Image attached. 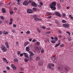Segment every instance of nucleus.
<instances>
[{
  "label": "nucleus",
  "instance_id": "c85d7f7f",
  "mask_svg": "<svg viewBox=\"0 0 73 73\" xmlns=\"http://www.w3.org/2000/svg\"><path fill=\"white\" fill-rule=\"evenodd\" d=\"M51 42H52V44H55L56 43V41L55 40H51Z\"/></svg>",
  "mask_w": 73,
  "mask_h": 73
},
{
  "label": "nucleus",
  "instance_id": "4c0bfd02",
  "mask_svg": "<svg viewBox=\"0 0 73 73\" xmlns=\"http://www.w3.org/2000/svg\"><path fill=\"white\" fill-rule=\"evenodd\" d=\"M36 44L37 45H40V42H36Z\"/></svg>",
  "mask_w": 73,
  "mask_h": 73
},
{
  "label": "nucleus",
  "instance_id": "13d9d810",
  "mask_svg": "<svg viewBox=\"0 0 73 73\" xmlns=\"http://www.w3.org/2000/svg\"><path fill=\"white\" fill-rule=\"evenodd\" d=\"M58 8H61V5H59V6H58Z\"/></svg>",
  "mask_w": 73,
  "mask_h": 73
},
{
  "label": "nucleus",
  "instance_id": "e2e57ef3",
  "mask_svg": "<svg viewBox=\"0 0 73 73\" xmlns=\"http://www.w3.org/2000/svg\"><path fill=\"white\" fill-rule=\"evenodd\" d=\"M60 2H63L64 1V0H60Z\"/></svg>",
  "mask_w": 73,
  "mask_h": 73
},
{
  "label": "nucleus",
  "instance_id": "4be33fe9",
  "mask_svg": "<svg viewBox=\"0 0 73 73\" xmlns=\"http://www.w3.org/2000/svg\"><path fill=\"white\" fill-rule=\"evenodd\" d=\"M29 53L30 54V55H33L34 54L33 52H32L31 51H29Z\"/></svg>",
  "mask_w": 73,
  "mask_h": 73
},
{
  "label": "nucleus",
  "instance_id": "4d7b16f0",
  "mask_svg": "<svg viewBox=\"0 0 73 73\" xmlns=\"http://www.w3.org/2000/svg\"><path fill=\"white\" fill-rule=\"evenodd\" d=\"M14 9L15 11H17V9L16 8H15Z\"/></svg>",
  "mask_w": 73,
  "mask_h": 73
},
{
  "label": "nucleus",
  "instance_id": "423d86ee",
  "mask_svg": "<svg viewBox=\"0 0 73 73\" xmlns=\"http://www.w3.org/2000/svg\"><path fill=\"white\" fill-rule=\"evenodd\" d=\"M27 13H32L33 12L32 10L31 9H28L27 10Z\"/></svg>",
  "mask_w": 73,
  "mask_h": 73
},
{
  "label": "nucleus",
  "instance_id": "0e129e2a",
  "mask_svg": "<svg viewBox=\"0 0 73 73\" xmlns=\"http://www.w3.org/2000/svg\"><path fill=\"white\" fill-rule=\"evenodd\" d=\"M2 33H3L2 31H0V35H2Z\"/></svg>",
  "mask_w": 73,
  "mask_h": 73
},
{
  "label": "nucleus",
  "instance_id": "9b49d317",
  "mask_svg": "<svg viewBox=\"0 0 73 73\" xmlns=\"http://www.w3.org/2000/svg\"><path fill=\"white\" fill-rule=\"evenodd\" d=\"M42 64H43V62L41 61H40L38 62V64L40 66H41V65H42Z\"/></svg>",
  "mask_w": 73,
  "mask_h": 73
},
{
  "label": "nucleus",
  "instance_id": "49530a36",
  "mask_svg": "<svg viewBox=\"0 0 73 73\" xmlns=\"http://www.w3.org/2000/svg\"><path fill=\"white\" fill-rule=\"evenodd\" d=\"M4 23H8V21H4Z\"/></svg>",
  "mask_w": 73,
  "mask_h": 73
},
{
  "label": "nucleus",
  "instance_id": "6e6d98bb",
  "mask_svg": "<svg viewBox=\"0 0 73 73\" xmlns=\"http://www.w3.org/2000/svg\"><path fill=\"white\" fill-rule=\"evenodd\" d=\"M42 29H45V27H44V26H43L42 27Z\"/></svg>",
  "mask_w": 73,
  "mask_h": 73
},
{
  "label": "nucleus",
  "instance_id": "bf43d9fd",
  "mask_svg": "<svg viewBox=\"0 0 73 73\" xmlns=\"http://www.w3.org/2000/svg\"><path fill=\"white\" fill-rule=\"evenodd\" d=\"M12 4V2H9V4H8V5H10V4Z\"/></svg>",
  "mask_w": 73,
  "mask_h": 73
},
{
  "label": "nucleus",
  "instance_id": "6e6552de",
  "mask_svg": "<svg viewBox=\"0 0 73 73\" xmlns=\"http://www.w3.org/2000/svg\"><path fill=\"white\" fill-rule=\"evenodd\" d=\"M28 2H27V1H24L23 3V5H25L26 6H27V5H28Z\"/></svg>",
  "mask_w": 73,
  "mask_h": 73
},
{
  "label": "nucleus",
  "instance_id": "bb28decb",
  "mask_svg": "<svg viewBox=\"0 0 73 73\" xmlns=\"http://www.w3.org/2000/svg\"><path fill=\"white\" fill-rule=\"evenodd\" d=\"M57 69L59 70H61L62 69V68L60 66H58L57 67Z\"/></svg>",
  "mask_w": 73,
  "mask_h": 73
},
{
  "label": "nucleus",
  "instance_id": "ddd939ff",
  "mask_svg": "<svg viewBox=\"0 0 73 73\" xmlns=\"http://www.w3.org/2000/svg\"><path fill=\"white\" fill-rule=\"evenodd\" d=\"M29 48H30L28 46L27 47H26V51H27V52H29V51L30 50Z\"/></svg>",
  "mask_w": 73,
  "mask_h": 73
},
{
  "label": "nucleus",
  "instance_id": "7ed1b4c3",
  "mask_svg": "<svg viewBox=\"0 0 73 73\" xmlns=\"http://www.w3.org/2000/svg\"><path fill=\"white\" fill-rule=\"evenodd\" d=\"M1 48L2 50H3V52H5L6 51H7V49H6V48L4 46H1Z\"/></svg>",
  "mask_w": 73,
  "mask_h": 73
},
{
  "label": "nucleus",
  "instance_id": "ea45409f",
  "mask_svg": "<svg viewBox=\"0 0 73 73\" xmlns=\"http://www.w3.org/2000/svg\"><path fill=\"white\" fill-rule=\"evenodd\" d=\"M20 69L21 70H22V71H23V70H24V68H20Z\"/></svg>",
  "mask_w": 73,
  "mask_h": 73
},
{
  "label": "nucleus",
  "instance_id": "4468645a",
  "mask_svg": "<svg viewBox=\"0 0 73 73\" xmlns=\"http://www.w3.org/2000/svg\"><path fill=\"white\" fill-rule=\"evenodd\" d=\"M3 34H4V35H8V32L3 31Z\"/></svg>",
  "mask_w": 73,
  "mask_h": 73
},
{
  "label": "nucleus",
  "instance_id": "f3484780",
  "mask_svg": "<svg viewBox=\"0 0 73 73\" xmlns=\"http://www.w3.org/2000/svg\"><path fill=\"white\" fill-rule=\"evenodd\" d=\"M56 57L54 56H53L51 58V59L52 61H55L56 60Z\"/></svg>",
  "mask_w": 73,
  "mask_h": 73
},
{
  "label": "nucleus",
  "instance_id": "f257e3e1",
  "mask_svg": "<svg viewBox=\"0 0 73 73\" xmlns=\"http://www.w3.org/2000/svg\"><path fill=\"white\" fill-rule=\"evenodd\" d=\"M56 2L54 1L51 4L50 6V7L51 8L52 10L54 11V10H56Z\"/></svg>",
  "mask_w": 73,
  "mask_h": 73
},
{
  "label": "nucleus",
  "instance_id": "7c9ffc66",
  "mask_svg": "<svg viewBox=\"0 0 73 73\" xmlns=\"http://www.w3.org/2000/svg\"><path fill=\"white\" fill-rule=\"evenodd\" d=\"M27 35H28V34H29L30 33V32L29 31H27V32H26Z\"/></svg>",
  "mask_w": 73,
  "mask_h": 73
},
{
  "label": "nucleus",
  "instance_id": "603ef678",
  "mask_svg": "<svg viewBox=\"0 0 73 73\" xmlns=\"http://www.w3.org/2000/svg\"><path fill=\"white\" fill-rule=\"evenodd\" d=\"M23 54L24 55H27V54L25 53V52H24L23 53Z\"/></svg>",
  "mask_w": 73,
  "mask_h": 73
},
{
  "label": "nucleus",
  "instance_id": "dca6fc26",
  "mask_svg": "<svg viewBox=\"0 0 73 73\" xmlns=\"http://www.w3.org/2000/svg\"><path fill=\"white\" fill-rule=\"evenodd\" d=\"M33 55H30V56H29V60L30 61H32V56Z\"/></svg>",
  "mask_w": 73,
  "mask_h": 73
},
{
  "label": "nucleus",
  "instance_id": "f704fd0d",
  "mask_svg": "<svg viewBox=\"0 0 73 73\" xmlns=\"http://www.w3.org/2000/svg\"><path fill=\"white\" fill-rule=\"evenodd\" d=\"M0 17L1 19H2V20H4V17H3V16H1Z\"/></svg>",
  "mask_w": 73,
  "mask_h": 73
},
{
  "label": "nucleus",
  "instance_id": "680f3d73",
  "mask_svg": "<svg viewBox=\"0 0 73 73\" xmlns=\"http://www.w3.org/2000/svg\"><path fill=\"white\" fill-rule=\"evenodd\" d=\"M31 1L29 0V1H28V4H29V3H31Z\"/></svg>",
  "mask_w": 73,
  "mask_h": 73
},
{
  "label": "nucleus",
  "instance_id": "412c9836",
  "mask_svg": "<svg viewBox=\"0 0 73 73\" xmlns=\"http://www.w3.org/2000/svg\"><path fill=\"white\" fill-rule=\"evenodd\" d=\"M17 1V4L19 5H20V2L21 1V0H16Z\"/></svg>",
  "mask_w": 73,
  "mask_h": 73
},
{
  "label": "nucleus",
  "instance_id": "09e8293b",
  "mask_svg": "<svg viewBox=\"0 0 73 73\" xmlns=\"http://www.w3.org/2000/svg\"><path fill=\"white\" fill-rule=\"evenodd\" d=\"M6 68L7 69H8V70H9V69H10V68H9V67L8 66H7Z\"/></svg>",
  "mask_w": 73,
  "mask_h": 73
},
{
  "label": "nucleus",
  "instance_id": "69168bd1",
  "mask_svg": "<svg viewBox=\"0 0 73 73\" xmlns=\"http://www.w3.org/2000/svg\"><path fill=\"white\" fill-rule=\"evenodd\" d=\"M66 9H69V8H70V7H68L66 8Z\"/></svg>",
  "mask_w": 73,
  "mask_h": 73
},
{
  "label": "nucleus",
  "instance_id": "1a4fd4ad",
  "mask_svg": "<svg viewBox=\"0 0 73 73\" xmlns=\"http://www.w3.org/2000/svg\"><path fill=\"white\" fill-rule=\"evenodd\" d=\"M47 67L49 69H51V68H52V63L49 64Z\"/></svg>",
  "mask_w": 73,
  "mask_h": 73
},
{
  "label": "nucleus",
  "instance_id": "79ce46f5",
  "mask_svg": "<svg viewBox=\"0 0 73 73\" xmlns=\"http://www.w3.org/2000/svg\"><path fill=\"white\" fill-rule=\"evenodd\" d=\"M36 39H34L32 40V42H36Z\"/></svg>",
  "mask_w": 73,
  "mask_h": 73
},
{
  "label": "nucleus",
  "instance_id": "5fc2aeb1",
  "mask_svg": "<svg viewBox=\"0 0 73 73\" xmlns=\"http://www.w3.org/2000/svg\"><path fill=\"white\" fill-rule=\"evenodd\" d=\"M58 33H62V32L61 31H58Z\"/></svg>",
  "mask_w": 73,
  "mask_h": 73
},
{
  "label": "nucleus",
  "instance_id": "a19ab883",
  "mask_svg": "<svg viewBox=\"0 0 73 73\" xmlns=\"http://www.w3.org/2000/svg\"><path fill=\"white\" fill-rule=\"evenodd\" d=\"M66 33H68V34L69 35H70V32H69L66 31Z\"/></svg>",
  "mask_w": 73,
  "mask_h": 73
},
{
  "label": "nucleus",
  "instance_id": "2eb2a0df",
  "mask_svg": "<svg viewBox=\"0 0 73 73\" xmlns=\"http://www.w3.org/2000/svg\"><path fill=\"white\" fill-rule=\"evenodd\" d=\"M2 12H3V13H5V12H6L5 9L3 8H2Z\"/></svg>",
  "mask_w": 73,
  "mask_h": 73
},
{
  "label": "nucleus",
  "instance_id": "a878e982",
  "mask_svg": "<svg viewBox=\"0 0 73 73\" xmlns=\"http://www.w3.org/2000/svg\"><path fill=\"white\" fill-rule=\"evenodd\" d=\"M29 42H27L25 43L24 45H25V46H27V45L28 44H29Z\"/></svg>",
  "mask_w": 73,
  "mask_h": 73
},
{
  "label": "nucleus",
  "instance_id": "8fccbe9b",
  "mask_svg": "<svg viewBox=\"0 0 73 73\" xmlns=\"http://www.w3.org/2000/svg\"><path fill=\"white\" fill-rule=\"evenodd\" d=\"M12 24V22H10L9 23V25H11Z\"/></svg>",
  "mask_w": 73,
  "mask_h": 73
},
{
  "label": "nucleus",
  "instance_id": "20e7f679",
  "mask_svg": "<svg viewBox=\"0 0 73 73\" xmlns=\"http://www.w3.org/2000/svg\"><path fill=\"white\" fill-rule=\"evenodd\" d=\"M31 4V6H33V7H36L37 6V5L36 4V3L35 2H32Z\"/></svg>",
  "mask_w": 73,
  "mask_h": 73
},
{
  "label": "nucleus",
  "instance_id": "0eeeda50",
  "mask_svg": "<svg viewBox=\"0 0 73 73\" xmlns=\"http://www.w3.org/2000/svg\"><path fill=\"white\" fill-rule=\"evenodd\" d=\"M55 14L56 16H58V17H61V14L58 12H56L55 13Z\"/></svg>",
  "mask_w": 73,
  "mask_h": 73
},
{
  "label": "nucleus",
  "instance_id": "b1692460",
  "mask_svg": "<svg viewBox=\"0 0 73 73\" xmlns=\"http://www.w3.org/2000/svg\"><path fill=\"white\" fill-rule=\"evenodd\" d=\"M3 62H7V60L6 58H3Z\"/></svg>",
  "mask_w": 73,
  "mask_h": 73
},
{
  "label": "nucleus",
  "instance_id": "72a5a7b5",
  "mask_svg": "<svg viewBox=\"0 0 73 73\" xmlns=\"http://www.w3.org/2000/svg\"><path fill=\"white\" fill-rule=\"evenodd\" d=\"M25 57L26 58H29V56L28 55H25Z\"/></svg>",
  "mask_w": 73,
  "mask_h": 73
},
{
  "label": "nucleus",
  "instance_id": "e433bc0d",
  "mask_svg": "<svg viewBox=\"0 0 73 73\" xmlns=\"http://www.w3.org/2000/svg\"><path fill=\"white\" fill-rule=\"evenodd\" d=\"M33 11H36V10H37V9H36V8H33Z\"/></svg>",
  "mask_w": 73,
  "mask_h": 73
},
{
  "label": "nucleus",
  "instance_id": "5701e85b",
  "mask_svg": "<svg viewBox=\"0 0 73 73\" xmlns=\"http://www.w3.org/2000/svg\"><path fill=\"white\" fill-rule=\"evenodd\" d=\"M29 59H27V58H24V61L26 62H27L29 61Z\"/></svg>",
  "mask_w": 73,
  "mask_h": 73
},
{
  "label": "nucleus",
  "instance_id": "cd10ccee",
  "mask_svg": "<svg viewBox=\"0 0 73 73\" xmlns=\"http://www.w3.org/2000/svg\"><path fill=\"white\" fill-rule=\"evenodd\" d=\"M54 40L55 41H56L58 40V38H57V37H55L54 38Z\"/></svg>",
  "mask_w": 73,
  "mask_h": 73
},
{
  "label": "nucleus",
  "instance_id": "393cba45",
  "mask_svg": "<svg viewBox=\"0 0 73 73\" xmlns=\"http://www.w3.org/2000/svg\"><path fill=\"white\" fill-rule=\"evenodd\" d=\"M62 15L63 17H66V14L64 13H63Z\"/></svg>",
  "mask_w": 73,
  "mask_h": 73
},
{
  "label": "nucleus",
  "instance_id": "c756f323",
  "mask_svg": "<svg viewBox=\"0 0 73 73\" xmlns=\"http://www.w3.org/2000/svg\"><path fill=\"white\" fill-rule=\"evenodd\" d=\"M64 47V44H62L61 45H60V47L61 48V47Z\"/></svg>",
  "mask_w": 73,
  "mask_h": 73
},
{
  "label": "nucleus",
  "instance_id": "774afa93",
  "mask_svg": "<svg viewBox=\"0 0 73 73\" xmlns=\"http://www.w3.org/2000/svg\"><path fill=\"white\" fill-rule=\"evenodd\" d=\"M70 18L71 19V20H73V17H72Z\"/></svg>",
  "mask_w": 73,
  "mask_h": 73
},
{
  "label": "nucleus",
  "instance_id": "a211bd4d",
  "mask_svg": "<svg viewBox=\"0 0 73 73\" xmlns=\"http://www.w3.org/2000/svg\"><path fill=\"white\" fill-rule=\"evenodd\" d=\"M60 44H61V43L60 42L58 44H56L55 45V47H57V46H59V45H60Z\"/></svg>",
  "mask_w": 73,
  "mask_h": 73
},
{
  "label": "nucleus",
  "instance_id": "f03ea898",
  "mask_svg": "<svg viewBox=\"0 0 73 73\" xmlns=\"http://www.w3.org/2000/svg\"><path fill=\"white\" fill-rule=\"evenodd\" d=\"M63 26L65 28H69L70 27V26L68 23H65L63 24Z\"/></svg>",
  "mask_w": 73,
  "mask_h": 73
},
{
  "label": "nucleus",
  "instance_id": "aec40b11",
  "mask_svg": "<svg viewBox=\"0 0 73 73\" xmlns=\"http://www.w3.org/2000/svg\"><path fill=\"white\" fill-rule=\"evenodd\" d=\"M40 57H39V56H37L36 57V61H38V60H40Z\"/></svg>",
  "mask_w": 73,
  "mask_h": 73
},
{
  "label": "nucleus",
  "instance_id": "052dcab7",
  "mask_svg": "<svg viewBox=\"0 0 73 73\" xmlns=\"http://www.w3.org/2000/svg\"><path fill=\"white\" fill-rule=\"evenodd\" d=\"M38 7H39V8H41V7H42V6L40 5H38Z\"/></svg>",
  "mask_w": 73,
  "mask_h": 73
},
{
  "label": "nucleus",
  "instance_id": "c03bdc74",
  "mask_svg": "<svg viewBox=\"0 0 73 73\" xmlns=\"http://www.w3.org/2000/svg\"><path fill=\"white\" fill-rule=\"evenodd\" d=\"M5 45H8V42H5Z\"/></svg>",
  "mask_w": 73,
  "mask_h": 73
},
{
  "label": "nucleus",
  "instance_id": "3c124183",
  "mask_svg": "<svg viewBox=\"0 0 73 73\" xmlns=\"http://www.w3.org/2000/svg\"><path fill=\"white\" fill-rule=\"evenodd\" d=\"M12 32H13V33H15V30L13 29L12 30Z\"/></svg>",
  "mask_w": 73,
  "mask_h": 73
},
{
  "label": "nucleus",
  "instance_id": "37998d69",
  "mask_svg": "<svg viewBox=\"0 0 73 73\" xmlns=\"http://www.w3.org/2000/svg\"><path fill=\"white\" fill-rule=\"evenodd\" d=\"M13 27H14V28H16V25H13Z\"/></svg>",
  "mask_w": 73,
  "mask_h": 73
},
{
  "label": "nucleus",
  "instance_id": "58836bf2",
  "mask_svg": "<svg viewBox=\"0 0 73 73\" xmlns=\"http://www.w3.org/2000/svg\"><path fill=\"white\" fill-rule=\"evenodd\" d=\"M21 53V52L18 51L17 53L19 55V54H20Z\"/></svg>",
  "mask_w": 73,
  "mask_h": 73
},
{
  "label": "nucleus",
  "instance_id": "c9c22d12",
  "mask_svg": "<svg viewBox=\"0 0 73 73\" xmlns=\"http://www.w3.org/2000/svg\"><path fill=\"white\" fill-rule=\"evenodd\" d=\"M10 13L11 14V15H12V14L13 13V12L12 11H10Z\"/></svg>",
  "mask_w": 73,
  "mask_h": 73
},
{
  "label": "nucleus",
  "instance_id": "39448f33",
  "mask_svg": "<svg viewBox=\"0 0 73 73\" xmlns=\"http://www.w3.org/2000/svg\"><path fill=\"white\" fill-rule=\"evenodd\" d=\"M33 17L35 19V21H38V18H37V16L36 15H33Z\"/></svg>",
  "mask_w": 73,
  "mask_h": 73
},
{
  "label": "nucleus",
  "instance_id": "864d4df0",
  "mask_svg": "<svg viewBox=\"0 0 73 73\" xmlns=\"http://www.w3.org/2000/svg\"><path fill=\"white\" fill-rule=\"evenodd\" d=\"M51 66H53V67H54V64H51Z\"/></svg>",
  "mask_w": 73,
  "mask_h": 73
},
{
  "label": "nucleus",
  "instance_id": "a18cd8bd",
  "mask_svg": "<svg viewBox=\"0 0 73 73\" xmlns=\"http://www.w3.org/2000/svg\"><path fill=\"white\" fill-rule=\"evenodd\" d=\"M10 22H12L13 21V19H11L10 20Z\"/></svg>",
  "mask_w": 73,
  "mask_h": 73
},
{
  "label": "nucleus",
  "instance_id": "9d476101",
  "mask_svg": "<svg viewBox=\"0 0 73 73\" xmlns=\"http://www.w3.org/2000/svg\"><path fill=\"white\" fill-rule=\"evenodd\" d=\"M64 72H68L69 71V70L68 69V68L66 67H65L64 68Z\"/></svg>",
  "mask_w": 73,
  "mask_h": 73
},
{
  "label": "nucleus",
  "instance_id": "de8ad7c7",
  "mask_svg": "<svg viewBox=\"0 0 73 73\" xmlns=\"http://www.w3.org/2000/svg\"><path fill=\"white\" fill-rule=\"evenodd\" d=\"M6 46L7 48H9V45H8H8H7Z\"/></svg>",
  "mask_w": 73,
  "mask_h": 73
},
{
  "label": "nucleus",
  "instance_id": "473e14b6",
  "mask_svg": "<svg viewBox=\"0 0 73 73\" xmlns=\"http://www.w3.org/2000/svg\"><path fill=\"white\" fill-rule=\"evenodd\" d=\"M62 23H65L66 22V21L65 20H62Z\"/></svg>",
  "mask_w": 73,
  "mask_h": 73
},
{
  "label": "nucleus",
  "instance_id": "338daca9",
  "mask_svg": "<svg viewBox=\"0 0 73 73\" xmlns=\"http://www.w3.org/2000/svg\"><path fill=\"white\" fill-rule=\"evenodd\" d=\"M68 39L69 41H71V38H68Z\"/></svg>",
  "mask_w": 73,
  "mask_h": 73
},
{
  "label": "nucleus",
  "instance_id": "f8f14e48",
  "mask_svg": "<svg viewBox=\"0 0 73 73\" xmlns=\"http://www.w3.org/2000/svg\"><path fill=\"white\" fill-rule=\"evenodd\" d=\"M11 66L12 68L13 69H14V70H15V69H16V67L14 65V64H11Z\"/></svg>",
  "mask_w": 73,
  "mask_h": 73
},
{
  "label": "nucleus",
  "instance_id": "6ab92c4d",
  "mask_svg": "<svg viewBox=\"0 0 73 73\" xmlns=\"http://www.w3.org/2000/svg\"><path fill=\"white\" fill-rule=\"evenodd\" d=\"M14 61L15 62H18L19 60H18V59L17 58H15L14 60Z\"/></svg>",
  "mask_w": 73,
  "mask_h": 73
},
{
  "label": "nucleus",
  "instance_id": "2f4dec72",
  "mask_svg": "<svg viewBox=\"0 0 73 73\" xmlns=\"http://www.w3.org/2000/svg\"><path fill=\"white\" fill-rule=\"evenodd\" d=\"M39 4L40 5H43V3L42 2H40L39 3Z\"/></svg>",
  "mask_w": 73,
  "mask_h": 73
}]
</instances>
